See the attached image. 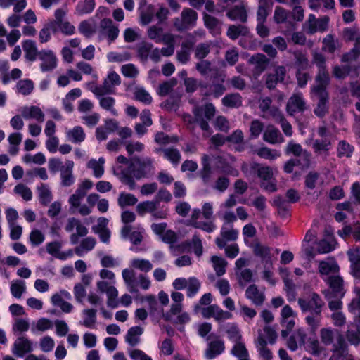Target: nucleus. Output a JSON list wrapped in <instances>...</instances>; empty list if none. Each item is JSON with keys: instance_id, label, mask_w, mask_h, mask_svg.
<instances>
[{"instance_id": "ea45409f", "label": "nucleus", "mask_w": 360, "mask_h": 360, "mask_svg": "<svg viewBox=\"0 0 360 360\" xmlns=\"http://www.w3.org/2000/svg\"><path fill=\"white\" fill-rule=\"evenodd\" d=\"M68 139L74 143H80L86 138L84 129L80 126H76L66 132Z\"/></svg>"}, {"instance_id": "a211bd4d", "label": "nucleus", "mask_w": 360, "mask_h": 360, "mask_svg": "<svg viewBox=\"0 0 360 360\" xmlns=\"http://www.w3.org/2000/svg\"><path fill=\"white\" fill-rule=\"evenodd\" d=\"M74 162L68 160L64 163L60 172V185L63 187H70L75 182V178L73 174Z\"/></svg>"}, {"instance_id": "a18cd8bd", "label": "nucleus", "mask_w": 360, "mask_h": 360, "mask_svg": "<svg viewBox=\"0 0 360 360\" xmlns=\"http://www.w3.org/2000/svg\"><path fill=\"white\" fill-rule=\"evenodd\" d=\"M99 105L101 108L109 111L112 115L117 116V110L115 108V99L110 96H99Z\"/></svg>"}, {"instance_id": "7c9ffc66", "label": "nucleus", "mask_w": 360, "mask_h": 360, "mask_svg": "<svg viewBox=\"0 0 360 360\" xmlns=\"http://www.w3.org/2000/svg\"><path fill=\"white\" fill-rule=\"evenodd\" d=\"M225 82V77L219 75L213 79L212 84L209 86L210 94L214 98H219L226 91V88L224 83Z\"/></svg>"}, {"instance_id": "aec40b11", "label": "nucleus", "mask_w": 360, "mask_h": 360, "mask_svg": "<svg viewBox=\"0 0 360 360\" xmlns=\"http://www.w3.org/2000/svg\"><path fill=\"white\" fill-rule=\"evenodd\" d=\"M225 350L224 342L222 340H214L210 342L205 351V358L211 360L221 354Z\"/></svg>"}, {"instance_id": "6e6d98bb", "label": "nucleus", "mask_w": 360, "mask_h": 360, "mask_svg": "<svg viewBox=\"0 0 360 360\" xmlns=\"http://www.w3.org/2000/svg\"><path fill=\"white\" fill-rule=\"evenodd\" d=\"M82 314L84 316L82 325L86 328H94L96 322V310L86 309L83 310Z\"/></svg>"}, {"instance_id": "774afa93", "label": "nucleus", "mask_w": 360, "mask_h": 360, "mask_svg": "<svg viewBox=\"0 0 360 360\" xmlns=\"http://www.w3.org/2000/svg\"><path fill=\"white\" fill-rule=\"evenodd\" d=\"M95 7V0H84L77 5L76 11L79 15L87 14L94 10Z\"/></svg>"}, {"instance_id": "473e14b6", "label": "nucleus", "mask_w": 360, "mask_h": 360, "mask_svg": "<svg viewBox=\"0 0 360 360\" xmlns=\"http://www.w3.org/2000/svg\"><path fill=\"white\" fill-rule=\"evenodd\" d=\"M143 333V328L141 326H133L130 328L125 336L126 342L131 347H135L139 344L140 336Z\"/></svg>"}, {"instance_id": "b1692460", "label": "nucleus", "mask_w": 360, "mask_h": 360, "mask_svg": "<svg viewBox=\"0 0 360 360\" xmlns=\"http://www.w3.org/2000/svg\"><path fill=\"white\" fill-rule=\"evenodd\" d=\"M21 114L25 120L32 119L40 123L44 121V113L40 108L36 105L23 107L21 110Z\"/></svg>"}, {"instance_id": "20e7f679", "label": "nucleus", "mask_w": 360, "mask_h": 360, "mask_svg": "<svg viewBox=\"0 0 360 360\" xmlns=\"http://www.w3.org/2000/svg\"><path fill=\"white\" fill-rule=\"evenodd\" d=\"M212 300V295L207 292L204 294L199 300L200 305H208L201 309L202 316L205 319L213 318L218 323L232 319L233 314L231 311L222 309L217 304H210Z\"/></svg>"}, {"instance_id": "3c124183", "label": "nucleus", "mask_w": 360, "mask_h": 360, "mask_svg": "<svg viewBox=\"0 0 360 360\" xmlns=\"http://www.w3.org/2000/svg\"><path fill=\"white\" fill-rule=\"evenodd\" d=\"M224 328L228 338L231 341H232L233 343L240 341L242 335L236 323H227Z\"/></svg>"}, {"instance_id": "39448f33", "label": "nucleus", "mask_w": 360, "mask_h": 360, "mask_svg": "<svg viewBox=\"0 0 360 360\" xmlns=\"http://www.w3.org/2000/svg\"><path fill=\"white\" fill-rule=\"evenodd\" d=\"M215 112L216 109L212 103H207L202 106H195L193 110L195 121L200 125L202 130L208 131L207 136L210 134L208 121L214 116Z\"/></svg>"}, {"instance_id": "6e6552de", "label": "nucleus", "mask_w": 360, "mask_h": 360, "mask_svg": "<svg viewBox=\"0 0 360 360\" xmlns=\"http://www.w3.org/2000/svg\"><path fill=\"white\" fill-rule=\"evenodd\" d=\"M76 229V233H72L70 237V242L72 244H77L79 241V237H84L88 234V229L84 226L81 221L75 218H69L65 225V230L67 232H72Z\"/></svg>"}, {"instance_id": "e2e57ef3", "label": "nucleus", "mask_w": 360, "mask_h": 360, "mask_svg": "<svg viewBox=\"0 0 360 360\" xmlns=\"http://www.w3.org/2000/svg\"><path fill=\"white\" fill-rule=\"evenodd\" d=\"M157 202H155V200L152 201H144L137 205L136 211L141 216L144 215L146 212L152 214V212L157 209Z\"/></svg>"}, {"instance_id": "864d4df0", "label": "nucleus", "mask_w": 360, "mask_h": 360, "mask_svg": "<svg viewBox=\"0 0 360 360\" xmlns=\"http://www.w3.org/2000/svg\"><path fill=\"white\" fill-rule=\"evenodd\" d=\"M39 198L40 202L44 205H47L52 200V193L48 185L41 184L37 188Z\"/></svg>"}, {"instance_id": "a878e982", "label": "nucleus", "mask_w": 360, "mask_h": 360, "mask_svg": "<svg viewBox=\"0 0 360 360\" xmlns=\"http://www.w3.org/2000/svg\"><path fill=\"white\" fill-rule=\"evenodd\" d=\"M327 283L332 289L335 297L338 298L344 297L345 290L344 288V281L342 277L338 275L329 276L327 278Z\"/></svg>"}, {"instance_id": "c03bdc74", "label": "nucleus", "mask_w": 360, "mask_h": 360, "mask_svg": "<svg viewBox=\"0 0 360 360\" xmlns=\"http://www.w3.org/2000/svg\"><path fill=\"white\" fill-rule=\"evenodd\" d=\"M53 328L52 321L46 318H40L35 323H33L31 327L32 333L36 334L38 332L43 333Z\"/></svg>"}, {"instance_id": "e433bc0d", "label": "nucleus", "mask_w": 360, "mask_h": 360, "mask_svg": "<svg viewBox=\"0 0 360 360\" xmlns=\"http://www.w3.org/2000/svg\"><path fill=\"white\" fill-rule=\"evenodd\" d=\"M319 271L321 275H328L330 273H336L339 271V266L333 258L326 261H321L319 264Z\"/></svg>"}, {"instance_id": "dca6fc26", "label": "nucleus", "mask_w": 360, "mask_h": 360, "mask_svg": "<svg viewBox=\"0 0 360 360\" xmlns=\"http://www.w3.org/2000/svg\"><path fill=\"white\" fill-rule=\"evenodd\" d=\"M248 4L243 1L239 4L235 5L229 8L226 13L227 17L233 21L245 22L248 20Z\"/></svg>"}, {"instance_id": "9b49d317", "label": "nucleus", "mask_w": 360, "mask_h": 360, "mask_svg": "<svg viewBox=\"0 0 360 360\" xmlns=\"http://www.w3.org/2000/svg\"><path fill=\"white\" fill-rule=\"evenodd\" d=\"M285 153L288 155H293L303 162L302 167H309L310 165L311 155L306 150H304L302 146L299 143H296L292 141L288 142L287 144Z\"/></svg>"}, {"instance_id": "4be33fe9", "label": "nucleus", "mask_w": 360, "mask_h": 360, "mask_svg": "<svg viewBox=\"0 0 360 360\" xmlns=\"http://www.w3.org/2000/svg\"><path fill=\"white\" fill-rule=\"evenodd\" d=\"M250 63L254 65L253 75L255 77L260 75L268 67L269 60L262 53L252 56Z\"/></svg>"}, {"instance_id": "58836bf2", "label": "nucleus", "mask_w": 360, "mask_h": 360, "mask_svg": "<svg viewBox=\"0 0 360 360\" xmlns=\"http://www.w3.org/2000/svg\"><path fill=\"white\" fill-rule=\"evenodd\" d=\"M249 34L248 27L243 25H231L227 30V36L232 40H236L240 36H248Z\"/></svg>"}, {"instance_id": "1a4fd4ad", "label": "nucleus", "mask_w": 360, "mask_h": 360, "mask_svg": "<svg viewBox=\"0 0 360 360\" xmlns=\"http://www.w3.org/2000/svg\"><path fill=\"white\" fill-rule=\"evenodd\" d=\"M198 13L193 9L185 8L181 14V19H174V25L178 30L193 27L195 25Z\"/></svg>"}, {"instance_id": "4c0bfd02", "label": "nucleus", "mask_w": 360, "mask_h": 360, "mask_svg": "<svg viewBox=\"0 0 360 360\" xmlns=\"http://www.w3.org/2000/svg\"><path fill=\"white\" fill-rule=\"evenodd\" d=\"M27 290L26 283L21 279H15L11 282L10 291L13 297L20 299Z\"/></svg>"}, {"instance_id": "bb28decb", "label": "nucleus", "mask_w": 360, "mask_h": 360, "mask_svg": "<svg viewBox=\"0 0 360 360\" xmlns=\"http://www.w3.org/2000/svg\"><path fill=\"white\" fill-rule=\"evenodd\" d=\"M316 82V84L311 87V93H317V89L327 91L326 87L330 82V76L326 68L319 69Z\"/></svg>"}, {"instance_id": "6ab92c4d", "label": "nucleus", "mask_w": 360, "mask_h": 360, "mask_svg": "<svg viewBox=\"0 0 360 360\" xmlns=\"http://www.w3.org/2000/svg\"><path fill=\"white\" fill-rule=\"evenodd\" d=\"M306 338L305 330L302 328H297L287 340L286 345L288 348L292 352L296 351L299 346L304 344Z\"/></svg>"}, {"instance_id": "c9c22d12", "label": "nucleus", "mask_w": 360, "mask_h": 360, "mask_svg": "<svg viewBox=\"0 0 360 360\" xmlns=\"http://www.w3.org/2000/svg\"><path fill=\"white\" fill-rule=\"evenodd\" d=\"M22 49L25 57L27 60L34 61L39 57V53L36 43L32 40H25L22 43Z\"/></svg>"}, {"instance_id": "4d7b16f0", "label": "nucleus", "mask_w": 360, "mask_h": 360, "mask_svg": "<svg viewBox=\"0 0 360 360\" xmlns=\"http://www.w3.org/2000/svg\"><path fill=\"white\" fill-rule=\"evenodd\" d=\"M137 202L138 199L134 195L124 192H121L117 198L118 205L122 208L134 205Z\"/></svg>"}, {"instance_id": "338daca9", "label": "nucleus", "mask_w": 360, "mask_h": 360, "mask_svg": "<svg viewBox=\"0 0 360 360\" xmlns=\"http://www.w3.org/2000/svg\"><path fill=\"white\" fill-rule=\"evenodd\" d=\"M131 266L144 272H148L153 269L152 263L145 259H134L131 261Z\"/></svg>"}, {"instance_id": "7ed1b4c3", "label": "nucleus", "mask_w": 360, "mask_h": 360, "mask_svg": "<svg viewBox=\"0 0 360 360\" xmlns=\"http://www.w3.org/2000/svg\"><path fill=\"white\" fill-rule=\"evenodd\" d=\"M320 338L324 345L332 346L333 354L330 360L338 359L347 353V344L343 335L338 330L330 327L323 328L320 330Z\"/></svg>"}, {"instance_id": "412c9836", "label": "nucleus", "mask_w": 360, "mask_h": 360, "mask_svg": "<svg viewBox=\"0 0 360 360\" xmlns=\"http://www.w3.org/2000/svg\"><path fill=\"white\" fill-rule=\"evenodd\" d=\"M147 34L150 39L153 40L157 44L169 43L170 37L174 36L169 32L163 33V29L156 25L149 27Z\"/></svg>"}, {"instance_id": "69168bd1", "label": "nucleus", "mask_w": 360, "mask_h": 360, "mask_svg": "<svg viewBox=\"0 0 360 360\" xmlns=\"http://www.w3.org/2000/svg\"><path fill=\"white\" fill-rule=\"evenodd\" d=\"M354 149V147L346 141H340L338 146V156L350 158Z\"/></svg>"}, {"instance_id": "a19ab883", "label": "nucleus", "mask_w": 360, "mask_h": 360, "mask_svg": "<svg viewBox=\"0 0 360 360\" xmlns=\"http://www.w3.org/2000/svg\"><path fill=\"white\" fill-rule=\"evenodd\" d=\"M270 0H259L257 11V21L265 22L271 11Z\"/></svg>"}, {"instance_id": "bf43d9fd", "label": "nucleus", "mask_w": 360, "mask_h": 360, "mask_svg": "<svg viewBox=\"0 0 360 360\" xmlns=\"http://www.w3.org/2000/svg\"><path fill=\"white\" fill-rule=\"evenodd\" d=\"M211 261L214 270L218 276H221L226 273V268L228 263L224 258L218 256H212Z\"/></svg>"}, {"instance_id": "13d9d810", "label": "nucleus", "mask_w": 360, "mask_h": 360, "mask_svg": "<svg viewBox=\"0 0 360 360\" xmlns=\"http://www.w3.org/2000/svg\"><path fill=\"white\" fill-rule=\"evenodd\" d=\"M220 235L225 240L233 241L238 238V231L233 228V225L224 224L221 228Z\"/></svg>"}, {"instance_id": "393cba45", "label": "nucleus", "mask_w": 360, "mask_h": 360, "mask_svg": "<svg viewBox=\"0 0 360 360\" xmlns=\"http://www.w3.org/2000/svg\"><path fill=\"white\" fill-rule=\"evenodd\" d=\"M245 297L250 300L256 306H261L265 300L263 291L258 289L255 284L250 285L245 290Z\"/></svg>"}, {"instance_id": "0eeeda50", "label": "nucleus", "mask_w": 360, "mask_h": 360, "mask_svg": "<svg viewBox=\"0 0 360 360\" xmlns=\"http://www.w3.org/2000/svg\"><path fill=\"white\" fill-rule=\"evenodd\" d=\"M329 18L324 16L317 19L314 14H310L304 23L303 28L308 34H313L317 32H323L328 29Z\"/></svg>"}, {"instance_id": "c756f323", "label": "nucleus", "mask_w": 360, "mask_h": 360, "mask_svg": "<svg viewBox=\"0 0 360 360\" xmlns=\"http://www.w3.org/2000/svg\"><path fill=\"white\" fill-rule=\"evenodd\" d=\"M193 46L191 41H183L181 48L176 52V60L181 64H186L191 58V52Z\"/></svg>"}, {"instance_id": "f03ea898", "label": "nucleus", "mask_w": 360, "mask_h": 360, "mask_svg": "<svg viewBox=\"0 0 360 360\" xmlns=\"http://www.w3.org/2000/svg\"><path fill=\"white\" fill-rule=\"evenodd\" d=\"M117 175L120 181L128 186L130 190L136 188V179L146 178L155 170L154 160L150 157H133L127 169L119 168Z\"/></svg>"}, {"instance_id": "f3484780", "label": "nucleus", "mask_w": 360, "mask_h": 360, "mask_svg": "<svg viewBox=\"0 0 360 360\" xmlns=\"http://www.w3.org/2000/svg\"><path fill=\"white\" fill-rule=\"evenodd\" d=\"M317 93H312L319 99L316 107L314 110V113L319 117H323L328 113V101L329 95L327 91L317 89Z\"/></svg>"}, {"instance_id": "9d476101", "label": "nucleus", "mask_w": 360, "mask_h": 360, "mask_svg": "<svg viewBox=\"0 0 360 360\" xmlns=\"http://www.w3.org/2000/svg\"><path fill=\"white\" fill-rule=\"evenodd\" d=\"M93 187V182L89 179H85L78 185L75 193L68 200V202L72 208H77L81 204L82 200L86 195V193Z\"/></svg>"}, {"instance_id": "49530a36", "label": "nucleus", "mask_w": 360, "mask_h": 360, "mask_svg": "<svg viewBox=\"0 0 360 360\" xmlns=\"http://www.w3.org/2000/svg\"><path fill=\"white\" fill-rule=\"evenodd\" d=\"M164 158L176 167L181 160V155L177 148L168 147L165 148V150H164Z\"/></svg>"}, {"instance_id": "09e8293b", "label": "nucleus", "mask_w": 360, "mask_h": 360, "mask_svg": "<svg viewBox=\"0 0 360 360\" xmlns=\"http://www.w3.org/2000/svg\"><path fill=\"white\" fill-rule=\"evenodd\" d=\"M13 6L14 13H20L27 6L26 0H0V6L7 8Z\"/></svg>"}, {"instance_id": "ddd939ff", "label": "nucleus", "mask_w": 360, "mask_h": 360, "mask_svg": "<svg viewBox=\"0 0 360 360\" xmlns=\"http://www.w3.org/2000/svg\"><path fill=\"white\" fill-rule=\"evenodd\" d=\"M306 109V102L303 95L300 92L295 93L288 99L286 110L289 115H293L297 112H301Z\"/></svg>"}, {"instance_id": "423d86ee", "label": "nucleus", "mask_w": 360, "mask_h": 360, "mask_svg": "<svg viewBox=\"0 0 360 360\" xmlns=\"http://www.w3.org/2000/svg\"><path fill=\"white\" fill-rule=\"evenodd\" d=\"M120 83L121 79L120 75L115 71H110L106 78H105L103 84L91 87V91L96 97L113 94L115 87L120 85Z\"/></svg>"}, {"instance_id": "0e129e2a", "label": "nucleus", "mask_w": 360, "mask_h": 360, "mask_svg": "<svg viewBox=\"0 0 360 360\" xmlns=\"http://www.w3.org/2000/svg\"><path fill=\"white\" fill-rule=\"evenodd\" d=\"M201 283L195 277H190L188 278V285L186 287V295L191 298L193 297L200 290Z\"/></svg>"}, {"instance_id": "5fc2aeb1", "label": "nucleus", "mask_w": 360, "mask_h": 360, "mask_svg": "<svg viewBox=\"0 0 360 360\" xmlns=\"http://www.w3.org/2000/svg\"><path fill=\"white\" fill-rule=\"evenodd\" d=\"M217 167L222 173L230 174L233 176H238V172L237 169L230 165L222 157H217Z\"/></svg>"}, {"instance_id": "052dcab7", "label": "nucleus", "mask_w": 360, "mask_h": 360, "mask_svg": "<svg viewBox=\"0 0 360 360\" xmlns=\"http://www.w3.org/2000/svg\"><path fill=\"white\" fill-rule=\"evenodd\" d=\"M256 153L260 158L269 160H275L281 155L278 150L266 146L257 149Z\"/></svg>"}, {"instance_id": "f704fd0d", "label": "nucleus", "mask_w": 360, "mask_h": 360, "mask_svg": "<svg viewBox=\"0 0 360 360\" xmlns=\"http://www.w3.org/2000/svg\"><path fill=\"white\" fill-rule=\"evenodd\" d=\"M96 245V239L93 237H86L83 239L80 244L75 247L74 252L79 256L82 257L87 252L93 250Z\"/></svg>"}, {"instance_id": "f257e3e1", "label": "nucleus", "mask_w": 360, "mask_h": 360, "mask_svg": "<svg viewBox=\"0 0 360 360\" xmlns=\"http://www.w3.org/2000/svg\"><path fill=\"white\" fill-rule=\"evenodd\" d=\"M297 304L302 313H309L304 321L310 331L315 333L321 324L323 300L317 292L308 290L297 299Z\"/></svg>"}, {"instance_id": "8fccbe9b", "label": "nucleus", "mask_w": 360, "mask_h": 360, "mask_svg": "<svg viewBox=\"0 0 360 360\" xmlns=\"http://www.w3.org/2000/svg\"><path fill=\"white\" fill-rule=\"evenodd\" d=\"M122 278L126 283L129 292H135L137 291L135 283V272L132 269H124L122 272Z\"/></svg>"}, {"instance_id": "680f3d73", "label": "nucleus", "mask_w": 360, "mask_h": 360, "mask_svg": "<svg viewBox=\"0 0 360 360\" xmlns=\"http://www.w3.org/2000/svg\"><path fill=\"white\" fill-rule=\"evenodd\" d=\"M61 247L62 243L59 241L48 243L46 245V252L56 258L64 260L65 255L60 252Z\"/></svg>"}, {"instance_id": "37998d69", "label": "nucleus", "mask_w": 360, "mask_h": 360, "mask_svg": "<svg viewBox=\"0 0 360 360\" xmlns=\"http://www.w3.org/2000/svg\"><path fill=\"white\" fill-rule=\"evenodd\" d=\"M231 354L237 357L238 360H250L248 351L245 344L241 341L234 343Z\"/></svg>"}, {"instance_id": "cd10ccee", "label": "nucleus", "mask_w": 360, "mask_h": 360, "mask_svg": "<svg viewBox=\"0 0 360 360\" xmlns=\"http://www.w3.org/2000/svg\"><path fill=\"white\" fill-rule=\"evenodd\" d=\"M263 140L271 144L281 143L284 141L280 131L272 125L268 126L264 130Z\"/></svg>"}, {"instance_id": "4468645a", "label": "nucleus", "mask_w": 360, "mask_h": 360, "mask_svg": "<svg viewBox=\"0 0 360 360\" xmlns=\"http://www.w3.org/2000/svg\"><path fill=\"white\" fill-rule=\"evenodd\" d=\"M33 350L32 342L27 338L20 336L14 342L12 347L13 354L17 357H23Z\"/></svg>"}, {"instance_id": "2eb2a0df", "label": "nucleus", "mask_w": 360, "mask_h": 360, "mask_svg": "<svg viewBox=\"0 0 360 360\" xmlns=\"http://www.w3.org/2000/svg\"><path fill=\"white\" fill-rule=\"evenodd\" d=\"M39 58L41 61L40 68L42 72H49L57 66V58L51 50H41L39 53Z\"/></svg>"}, {"instance_id": "603ef678", "label": "nucleus", "mask_w": 360, "mask_h": 360, "mask_svg": "<svg viewBox=\"0 0 360 360\" xmlns=\"http://www.w3.org/2000/svg\"><path fill=\"white\" fill-rule=\"evenodd\" d=\"M34 89V83L31 79H20L16 84V90L18 94L24 96L30 95Z\"/></svg>"}, {"instance_id": "72a5a7b5", "label": "nucleus", "mask_w": 360, "mask_h": 360, "mask_svg": "<svg viewBox=\"0 0 360 360\" xmlns=\"http://www.w3.org/2000/svg\"><path fill=\"white\" fill-rule=\"evenodd\" d=\"M221 103L226 108H238L243 104L242 96L238 93L228 94L221 99Z\"/></svg>"}, {"instance_id": "79ce46f5", "label": "nucleus", "mask_w": 360, "mask_h": 360, "mask_svg": "<svg viewBox=\"0 0 360 360\" xmlns=\"http://www.w3.org/2000/svg\"><path fill=\"white\" fill-rule=\"evenodd\" d=\"M104 164L105 159L103 157H101L98 158V160L95 159L90 160L87 163V167L91 169L94 172V176L98 179L104 174Z\"/></svg>"}, {"instance_id": "de8ad7c7", "label": "nucleus", "mask_w": 360, "mask_h": 360, "mask_svg": "<svg viewBox=\"0 0 360 360\" xmlns=\"http://www.w3.org/2000/svg\"><path fill=\"white\" fill-rule=\"evenodd\" d=\"M312 148L314 153L321 154L325 153L328 155V151L331 148V142L329 138H325L321 139H316L312 145Z\"/></svg>"}, {"instance_id": "c85d7f7f", "label": "nucleus", "mask_w": 360, "mask_h": 360, "mask_svg": "<svg viewBox=\"0 0 360 360\" xmlns=\"http://www.w3.org/2000/svg\"><path fill=\"white\" fill-rule=\"evenodd\" d=\"M326 233L328 236V238L321 240L317 243L316 250L319 254H326L333 251L335 247V240L330 236V231L326 229Z\"/></svg>"}, {"instance_id": "5701e85b", "label": "nucleus", "mask_w": 360, "mask_h": 360, "mask_svg": "<svg viewBox=\"0 0 360 360\" xmlns=\"http://www.w3.org/2000/svg\"><path fill=\"white\" fill-rule=\"evenodd\" d=\"M253 251L256 256L261 258L264 267H266V265L273 266L271 248L257 243L254 246Z\"/></svg>"}, {"instance_id": "2f4dec72", "label": "nucleus", "mask_w": 360, "mask_h": 360, "mask_svg": "<svg viewBox=\"0 0 360 360\" xmlns=\"http://www.w3.org/2000/svg\"><path fill=\"white\" fill-rule=\"evenodd\" d=\"M351 262V272L356 278H360V251L358 249L349 250L347 252Z\"/></svg>"}, {"instance_id": "f8f14e48", "label": "nucleus", "mask_w": 360, "mask_h": 360, "mask_svg": "<svg viewBox=\"0 0 360 360\" xmlns=\"http://www.w3.org/2000/svg\"><path fill=\"white\" fill-rule=\"evenodd\" d=\"M360 65L359 64H346L335 65L333 68V75L338 79H344L347 76L357 77Z\"/></svg>"}]
</instances>
